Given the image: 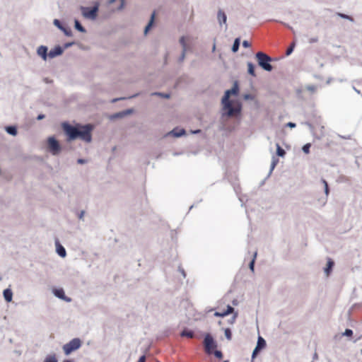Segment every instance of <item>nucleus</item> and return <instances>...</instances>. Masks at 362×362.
<instances>
[{
    "label": "nucleus",
    "mask_w": 362,
    "mask_h": 362,
    "mask_svg": "<svg viewBox=\"0 0 362 362\" xmlns=\"http://www.w3.org/2000/svg\"><path fill=\"white\" fill-rule=\"evenodd\" d=\"M224 333H225V336L227 338V339L230 340L232 334H231V332H230V329L226 328L224 331Z\"/></svg>",
    "instance_id": "f704fd0d"
},
{
    "label": "nucleus",
    "mask_w": 362,
    "mask_h": 362,
    "mask_svg": "<svg viewBox=\"0 0 362 362\" xmlns=\"http://www.w3.org/2000/svg\"><path fill=\"white\" fill-rule=\"evenodd\" d=\"M77 163H78V164H81V165H83V164L86 163H87V160H85V159H83V158H78V159L77 160Z\"/></svg>",
    "instance_id": "a18cd8bd"
},
{
    "label": "nucleus",
    "mask_w": 362,
    "mask_h": 362,
    "mask_svg": "<svg viewBox=\"0 0 362 362\" xmlns=\"http://www.w3.org/2000/svg\"><path fill=\"white\" fill-rule=\"evenodd\" d=\"M154 20H155V13H153L151 16V18H150L147 25L144 28V33L145 35H146L148 34L150 29L152 28V26L154 23Z\"/></svg>",
    "instance_id": "f3484780"
},
{
    "label": "nucleus",
    "mask_w": 362,
    "mask_h": 362,
    "mask_svg": "<svg viewBox=\"0 0 362 362\" xmlns=\"http://www.w3.org/2000/svg\"><path fill=\"white\" fill-rule=\"evenodd\" d=\"M64 49L60 46H56L52 49L48 53L49 58L53 59L62 54Z\"/></svg>",
    "instance_id": "9b49d317"
},
{
    "label": "nucleus",
    "mask_w": 362,
    "mask_h": 362,
    "mask_svg": "<svg viewBox=\"0 0 362 362\" xmlns=\"http://www.w3.org/2000/svg\"><path fill=\"white\" fill-rule=\"evenodd\" d=\"M293 50V47H288V48L287 49V50H286V54L287 56L290 55V54L292 53Z\"/></svg>",
    "instance_id": "09e8293b"
},
{
    "label": "nucleus",
    "mask_w": 362,
    "mask_h": 362,
    "mask_svg": "<svg viewBox=\"0 0 362 362\" xmlns=\"http://www.w3.org/2000/svg\"><path fill=\"white\" fill-rule=\"evenodd\" d=\"M204 345L207 353L210 354L211 350L216 347V344L210 334H206L204 339Z\"/></svg>",
    "instance_id": "0eeeda50"
},
{
    "label": "nucleus",
    "mask_w": 362,
    "mask_h": 362,
    "mask_svg": "<svg viewBox=\"0 0 362 362\" xmlns=\"http://www.w3.org/2000/svg\"><path fill=\"white\" fill-rule=\"evenodd\" d=\"M137 95H139V93H136V94H135V95H132V96H131V97H129V98H135V97H136Z\"/></svg>",
    "instance_id": "e2e57ef3"
},
{
    "label": "nucleus",
    "mask_w": 362,
    "mask_h": 362,
    "mask_svg": "<svg viewBox=\"0 0 362 362\" xmlns=\"http://www.w3.org/2000/svg\"><path fill=\"white\" fill-rule=\"evenodd\" d=\"M82 345V341L79 338H74L69 342L65 344L62 349L64 354L68 356L73 351L78 350Z\"/></svg>",
    "instance_id": "39448f33"
},
{
    "label": "nucleus",
    "mask_w": 362,
    "mask_h": 362,
    "mask_svg": "<svg viewBox=\"0 0 362 362\" xmlns=\"http://www.w3.org/2000/svg\"><path fill=\"white\" fill-rule=\"evenodd\" d=\"M317 357V354L315 353V354H314V358H316Z\"/></svg>",
    "instance_id": "338daca9"
},
{
    "label": "nucleus",
    "mask_w": 362,
    "mask_h": 362,
    "mask_svg": "<svg viewBox=\"0 0 362 362\" xmlns=\"http://www.w3.org/2000/svg\"><path fill=\"white\" fill-rule=\"evenodd\" d=\"M353 334V331L350 329H345L344 332L342 334L343 336L351 337Z\"/></svg>",
    "instance_id": "4c0bfd02"
},
{
    "label": "nucleus",
    "mask_w": 362,
    "mask_h": 362,
    "mask_svg": "<svg viewBox=\"0 0 362 362\" xmlns=\"http://www.w3.org/2000/svg\"><path fill=\"white\" fill-rule=\"evenodd\" d=\"M47 147L53 156H57L62 151L59 141L54 136L47 139Z\"/></svg>",
    "instance_id": "423d86ee"
},
{
    "label": "nucleus",
    "mask_w": 362,
    "mask_h": 362,
    "mask_svg": "<svg viewBox=\"0 0 362 362\" xmlns=\"http://www.w3.org/2000/svg\"><path fill=\"white\" fill-rule=\"evenodd\" d=\"M6 132L11 135V136H16L18 134L17 129L15 126H8L5 128Z\"/></svg>",
    "instance_id": "412c9836"
},
{
    "label": "nucleus",
    "mask_w": 362,
    "mask_h": 362,
    "mask_svg": "<svg viewBox=\"0 0 362 362\" xmlns=\"http://www.w3.org/2000/svg\"><path fill=\"white\" fill-rule=\"evenodd\" d=\"M100 1L93 2L92 6H81L80 10L82 16L87 20L94 21L97 19L100 8Z\"/></svg>",
    "instance_id": "7ed1b4c3"
},
{
    "label": "nucleus",
    "mask_w": 362,
    "mask_h": 362,
    "mask_svg": "<svg viewBox=\"0 0 362 362\" xmlns=\"http://www.w3.org/2000/svg\"><path fill=\"white\" fill-rule=\"evenodd\" d=\"M243 46L244 47H245V48L250 47V43L248 41H247V40H244L243 42Z\"/></svg>",
    "instance_id": "c03bdc74"
},
{
    "label": "nucleus",
    "mask_w": 362,
    "mask_h": 362,
    "mask_svg": "<svg viewBox=\"0 0 362 362\" xmlns=\"http://www.w3.org/2000/svg\"><path fill=\"white\" fill-rule=\"evenodd\" d=\"M288 28L291 29V30H293L292 27L288 26ZM293 32L294 33V31H293Z\"/></svg>",
    "instance_id": "774afa93"
},
{
    "label": "nucleus",
    "mask_w": 362,
    "mask_h": 362,
    "mask_svg": "<svg viewBox=\"0 0 362 362\" xmlns=\"http://www.w3.org/2000/svg\"><path fill=\"white\" fill-rule=\"evenodd\" d=\"M322 183L324 184V186H325V194L327 197L329 195V187H328V184H327V181L325 180H322Z\"/></svg>",
    "instance_id": "7c9ffc66"
},
{
    "label": "nucleus",
    "mask_w": 362,
    "mask_h": 362,
    "mask_svg": "<svg viewBox=\"0 0 362 362\" xmlns=\"http://www.w3.org/2000/svg\"><path fill=\"white\" fill-rule=\"evenodd\" d=\"M72 45H74V42H68V43H66V44L64 45V47H65V48H68V47H71Z\"/></svg>",
    "instance_id": "603ef678"
},
{
    "label": "nucleus",
    "mask_w": 362,
    "mask_h": 362,
    "mask_svg": "<svg viewBox=\"0 0 362 362\" xmlns=\"http://www.w3.org/2000/svg\"><path fill=\"white\" fill-rule=\"evenodd\" d=\"M180 272H181V273H182V276L185 277V271H184L182 269H180Z\"/></svg>",
    "instance_id": "4d7b16f0"
},
{
    "label": "nucleus",
    "mask_w": 362,
    "mask_h": 362,
    "mask_svg": "<svg viewBox=\"0 0 362 362\" xmlns=\"http://www.w3.org/2000/svg\"><path fill=\"white\" fill-rule=\"evenodd\" d=\"M262 349H258V347L256 346L255 349L253 350L252 351V359H254L256 358V356H257V354L259 353L260 351H262Z\"/></svg>",
    "instance_id": "2f4dec72"
},
{
    "label": "nucleus",
    "mask_w": 362,
    "mask_h": 362,
    "mask_svg": "<svg viewBox=\"0 0 362 362\" xmlns=\"http://www.w3.org/2000/svg\"><path fill=\"white\" fill-rule=\"evenodd\" d=\"M62 129L67 136V141H74L79 139L86 143H90L92 141L91 132L93 129V126L91 124H76L71 125L66 122L62 124Z\"/></svg>",
    "instance_id": "f257e3e1"
},
{
    "label": "nucleus",
    "mask_w": 362,
    "mask_h": 362,
    "mask_svg": "<svg viewBox=\"0 0 362 362\" xmlns=\"http://www.w3.org/2000/svg\"><path fill=\"white\" fill-rule=\"evenodd\" d=\"M84 214H85V211H81L78 215V217L80 220H83V217H84Z\"/></svg>",
    "instance_id": "49530a36"
},
{
    "label": "nucleus",
    "mask_w": 362,
    "mask_h": 362,
    "mask_svg": "<svg viewBox=\"0 0 362 362\" xmlns=\"http://www.w3.org/2000/svg\"><path fill=\"white\" fill-rule=\"evenodd\" d=\"M317 40H318L317 37L311 38V39L310 40V43L316 42H317Z\"/></svg>",
    "instance_id": "864d4df0"
},
{
    "label": "nucleus",
    "mask_w": 362,
    "mask_h": 362,
    "mask_svg": "<svg viewBox=\"0 0 362 362\" xmlns=\"http://www.w3.org/2000/svg\"><path fill=\"white\" fill-rule=\"evenodd\" d=\"M187 50H185V51H184V50H182L181 55H180V58H179V61H180V62H182V61L185 59V56H186V52H187Z\"/></svg>",
    "instance_id": "ea45409f"
},
{
    "label": "nucleus",
    "mask_w": 362,
    "mask_h": 362,
    "mask_svg": "<svg viewBox=\"0 0 362 362\" xmlns=\"http://www.w3.org/2000/svg\"><path fill=\"white\" fill-rule=\"evenodd\" d=\"M217 19L220 25L226 23L227 16L224 11L218 10L217 13Z\"/></svg>",
    "instance_id": "4468645a"
},
{
    "label": "nucleus",
    "mask_w": 362,
    "mask_h": 362,
    "mask_svg": "<svg viewBox=\"0 0 362 362\" xmlns=\"http://www.w3.org/2000/svg\"><path fill=\"white\" fill-rule=\"evenodd\" d=\"M182 337H187L189 338H193L194 337V332L188 330V329H184L181 333Z\"/></svg>",
    "instance_id": "bb28decb"
},
{
    "label": "nucleus",
    "mask_w": 362,
    "mask_h": 362,
    "mask_svg": "<svg viewBox=\"0 0 362 362\" xmlns=\"http://www.w3.org/2000/svg\"><path fill=\"white\" fill-rule=\"evenodd\" d=\"M247 71L249 74L253 76H256L255 72V66L252 62H247Z\"/></svg>",
    "instance_id": "5701e85b"
},
{
    "label": "nucleus",
    "mask_w": 362,
    "mask_h": 362,
    "mask_svg": "<svg viewBox=\"0 0 362 362\" xmlns=\"http://www.w3.org/2000/svg\"><path fill=\"white\" fill-rule=\"evenodd\" d=\"M61 30L63 31L64 33L65 34V35H66V36L72 35V32H71V29H69V28H66L65 27H63V29Z\"/></svg>",
    "instance_id": "c9c22d12"
},
{
    "label": "nucleus",
    "mask_w": 362,
    "mask_h": 362,
    "mask_svg": "<svg viewBox=\"0 0 362 362\" xmlns=\"http://www.w3.org/2000/svg\"><path fill=\"white\" fill-rule=\"evenodd\" d=\"M63 362H72V361L70 360H64Z\"/></svg>",
    "instance_id": "0e129e2a"
},
{
    "label": "nucleus",
    "mask_w": 362,
    "mask_h": 362,
    "mask_svg": "<svg viewBox=\"0 0 362 362\" xmlns=\"http://www.w3.org/2000/svg\"><path fill=\"white\" fill-rule=\"evenodd\" d=\"M54 25L57 27L59 30L63 29V25L61 24L60 21L58 19H54L53 21Z\"/></svg>",
    "instance_id": "72a5a7b5"
},
{
    "label": "nucleus",
    "mask_w": 362,
    "mask_h": 362,
    "mask_svg": "<svg viewBox=\"0 0 362 362\" xmlns=\"http://www.w3.org/2000/svg\"><path fill=\"white\" fill-rule=\"evenodd\" d=\"M339 16L342 18H345V19H348L351 21H353V18L349 16H347L346 14H342V13H340Z\"/></svg>",
    "instance_id": "37998d69"
},
{
    "label": "nucleus",
    "mask_w": 362,
    "mask_h": 362,
    "mask_svg": "<svg viewBox=\"0 0 362 362\" xmlns=\"http://www.w3.org/2000/svg\"><path fill=\"white\" fill-rule=\"evenodd\" d=\"M276 154L280 157H284L286 154L285 151L279 146V144H276Z\"/></svg>",
    "instance_id": "cd10ccee"
},
{
    "label": "nucleus",
    "mask_w": 362,
    "mask_h": 362,
    "mask_svg": "<svg viewBox=\"0 0 362 362\" xmlns=\"http://www.w3.org/2000/svg\"><path fill=\"white\" fill-rule=\"evenodd\" d=\"M296 124L293 122H289L286 124V127H288L290 128H294L296 127Z\"/></svg>",
    "instance_id": "de8ad7c7"
},
{
    "label": "nucleus",
    "mask_w": 362,
    "mask_h": 362,
    "mask_svg": "<svg viewBox=\"0 0 362 362\" xmlns=\"http://www.w3.org/2000/svg\"><path fill=\"white\" fill-rule=\"evenodd\" d=\"M43 362H58L55 354H49L46 356Z\"/></svg>",
    "instance_id": "b1692460"
},
{
    "label": "nucleus",
    "mask_w": 362,
    "mask_h": 362,
    "mask_svg": "<svg viewBox=\"0 0 362 362\" xmlns=\"http://www.w3.org/2000/svg\"><path fill=\"white\" fill-rule=\"evenodd\" d=\"M56 251L57 253L62 257H65L66 255V252L65 248L58 242L56 241Z\"/></svg>",
    "instance_id": "2eb2a0df"
},
{
    "label": "nucleus",
    "mask_w": 362,
    "mask_h": 362,
    "mask_svg": "<svg viewBox=\"0 0 362 362\" xmlns=\"http://www.w3.org/2000/svg\"><path fill=\"white\" fill-rule=\"evenodd\" d=\"M306 89L310 92H315L317 89V87L314 85H308L306 86Z\"/></svg>",
    "instance_id": "58836bf2"
},
{
    "label": "nucleus",
    "mask_w": 362,
    "mask_h": 362,
    "mask_svg": "<svg viewBox=\"0 0 362 362\" xmlns=\"http://www.w3.org/2000/svg\"><path fill=\"white\" fill-rule=\"evenodd\" d=\"M294 45H295V44H294V43H293V44L290 46V47H293H293H294Z\"/></svg>",
    "instance_id": "69168bd1"
},
{
    "label": "nucleus",
    "mask_w": 362,
    "mask_h": 362,
    "mask_svg": "<svg viewBox=\"0 0 362 362\" xmlns=\"http://www.w3.org/2000/svg\"><path fill=\"white\" fill-rule=\"evenodd\" d=\"M201 132V130L197 129V130H195V131L192 132V133H193V134H197V133H199V132Z\"/></svg>",
    "instance_id": "052dcab7"
},
{
    "label": "nucleus",
    "mask_w": 362,
    "mask_h": 362,
    "mask_svg": "<svg viewBox=\"0 0 362 362\" xmlns=\"http://www.w3.org/2000/svg\"><path fill=\"white\" fill-rule=\"evenodd\" d=\"M119 6L117 7V11H122L125 7V0H119Z\"/></svg>",
    "instance_id": "473e14b6"
},
{
    "label": "nucleus",
    "mask_w": 362,
    "mask_h": 362,
    "mask_svg": "<svg viewBox=\"0 0 362 362\" xmlns=\"http://www.w3.org/2000/svg\"><path fill=\"white\" fill-rule=\"evenodd\" d=\"M334 266V262L331 258H327L326 267L324 268V272L327 277H328Z\"/></svg>",
    "instance_id": "f8f14e48"
},
{
    "label": "nucleus",
    "mask_w": 362,
    "mask_h": 362,
    "mask_svg": "<svg viewBox=\"0 0 362 362\" xmlns=\"http://www.w3.org/2000/svg\"><path fill=\"white\" fill-rule=\"evenodd\" d=\"M239 88L237 81L233 83L232 88L227 90L222 98V104L223 110L226 111L223 113L222 116L233 117L239 115L241 112V104L237 101L230 100L229 98L231 95H237L238 93Z\"/></svg>",
    "instance_id": "f03ea898"
},
{
    "label": "nucleus",
    "mask_w": 362,
    "mask_h": 362,
    "mask_svg": "<svg viewBox=\"0 0 362 362\" xmlns=\"http://www.w3.org/2000/svg\"><path fill=\"white\" fill-rule=\"evenodd\" d=\"M115 1H116V0H107V5H111V4H112L113 3H115Z\"/></svg>",
    "instance_id": "5fc2aeb1"
},
{
    "label": "nucleus",
    "mask_w": 362,
    "mask_h": 362,
    "mask_svg": "<svg viewBox=\"0 0 362 362\" xmlns=\"http://www.w3.org/2000/svg\"><path fill=\"white\" fill-rule=\"evenodd\" d=\"M54 295L59 299H62L66 302H71V298L66 296L63 288H54L53 289Z\"/></svg>",
    "instance_id": "1a4fd4ad"
},
{
    "label": "nucleus",
    "mask_w": 362,
    "mask_h": 362,
    "mask_svg": "<svg viewBox=\"0 0 362 362\" xmlns=\"http://www.w3.org/2000/svg\"><path fill=\"white\" fill-rule=\"evenodd\" d=\"M191 37L189 35L187 36H182L179 39V42L182 46V50H188L189 46L187 45V42L190 41Z\"/></svg>",
    "instance_id": "ddd939ff"
},
{
    "label": "nucleus",
    "mask_w": 362,
    "mask_h": 362,
    "mask_svg": "<svg viewBox=\"0 0 362 362\" xmlns=\"http://www.w3.org/2000/svg\"><path fill=\"white\" fill-rule=\"evenodd\" d=\"M214 355L218 358H222V357H223V354H222V352L221 351H218V350L215 351H214Z\"/></svg>",
    "instance_id": "a19ab883"
},
{
    "label": "nucleus",
    "mask_w": 362,
    "mask_h": 362,
    "mask_svg": "<svg viewBox=\"0 0 362 362\" xmlns=\"http://www.w3.org/2000/svg\"><path fill=\"white\" fill-rule=\"evenodd\" d=\"M215 49H216V45L214 44L213 47H212V51L214 52Z\"/></svg>",
    "instance_id": "680f3d73"
},
{
    "label": "nucleus",
    "mask_w": 362,
    "mask_h": 362,
    "mask_svg": "<svg viewBox=\"0 0 362 362\" xmlns=\"http://www.w3.org/2000/svg\"><path fill=\"white\" fill-rule=\"evenodd\" d=\"M257 255V252H255L253 255V258H252V261L249 264V268L252 272H254L255 262V259H256Z\"/></svg>",
    "instance_id": "c85d7f7f"
},
{
    "label": "nucleus",
    "mask_w": 362,
    "mask_h": 362,
    "mask_svg": "<svg viewBox=\"0 0 362 362\" xmlns=\"http://www.w3.org/2000/svg\"><path fill=\"white\" fill-rule=\"evenodd\" d=\"M278 163H279V159L276 158L275 156H273L272 163H271V168H270V170H269V175H271V173H272V171L274 170V169L275 168V167Z\"/></svg>",
    "instance_id": "393cba45"
},
{
    "label": "nucleus",
    "mask_w": 362,
    "mask_h": 362,
    "mask_svg": "<svg viewBox=\"0 0 362 362\" xmlns=\"http://www.w3.org/2000/svg\"><path fill=\"white\" fill-rule=\"evenodd\" d=\"M44 118H45V115H42V114L39 115L37 116V119L38 120H41V119H44Z\"/></svg>",
    "instance_id": "3c124183"
},
{
    "label": "nucleus",
    "mask_w": 362,
    "mask_h": 362,
    "mask_svg": "<svg viewBox=\"0 0 362 362\" xmlns=\"http://www.w3.org/2000/svg\"><path fill=\"white\" fill-rule=\"evenodd\" d=\"M121 98H115L112 100V103H115L117 101H118L119 100H120ZM122 99H124V98Z\"/></svg>",
    "instance_id": "13d9d810"
},
{
    "label": "nucleus",
    "mask_w": 362,
    "mask_h": 362,
    "mask_svg": "<svg viewBox=\"0 0 362 362\" xmlns=\"http://www.w3.org/2000/svg\"><path fill=\"white\" fill-rule=\"evenodd\" d=\"M353 88H354V90L357 93H358V94H360V93H361L360 90H357L355 87H354Z\"/></svg>",
    "instance_id": "bf43d9fd"
},
{
    "label": "nucleus",
    "mask_w": 362,
    "mask_h": 362,
    "mask_svg": "<svg viewBox=\"0 0 362 362\" xmlns=\"http://www.w3.org/2000/svg\"><path fill=\"white\" fill-rule=\"evenodd\" d=\"M134 112L133 109H127L124 111H121L117 113H115L110 116V119H121L123 118L127 115H129Z\"/></svg>",
    "instance_id": "6e6552de"
},
{
    "label": "nucleus",
    "mask_w": 362,
    "mask_h": 362,
    "mask_svg": "<svg viewBox=\"0 0 362 362\" xmlns=\"http://www.w3.org/2000/svg\"><path fill=\"white\" fill-rule=\"evenodd\" d=\"M48 48L47 46L40 45L37 49V54L44 61H47L48 56Z\"/></svg>",
    "instance_id": "9d476101"
},
{
    "label": "nucleus",
    "mask_w": 362,
    "mask_h": 362,
    "mask_svg": "<svg viewBox=\"0 0 362 362\" xmlns=\"http://www.w3.org/2000/svg\"><path fill=\"white\" fill-rule=\"evenodd\" d=\"M237 315H237V313H235V314L234 315V316L233 317L232 322H231L232 323L235 321V318H236Z\"/></svg>",
    "instance_id": "6e6d98bb"
},
{
    "label": "nucleus",
    "mask_w": 362,
    "mask_h": 362,
    "mask_svg": "<svg viewBox=\"0 0 362 362\" xmlns=\"http://www.w3.org/2000/svg\"><path fill=\"white\" fill-rule=\"evenodd\" d=\"M234 312V308L230 305L227 306V309L226 311H223V313L216 312L214 315L218 317H225L229 314H231Z\"/></svg>",
    "instance_id": "a211bd4d"
},
{
    "label": "nucleus",
    "mask_w": 362,
    "mask_h": 362,
    "mask_svg": "<svg viewBox=\"0 0 362 362\" xmlns=\"http://www.w3.org/2000/svg\"><path fill=\"white\" fill-rule=\"evenodd\" d=\"M146 361V357L145 356H142L139 358L137 362H145Z\"/></svg>",
    "instance_id": "8fccbe9b"
},
{
    "label": "nucleus",
    "mask_w": 362,
    "mask_h": 362,
    "mask_svg": "<svg viewBox=\"0 0 362 362\" xmlns=\"http://www.w3.org/2000/svg\"><path fill=\"white\" fill-rule=\"evenodd\" d=\"M185 134V130L184 129H182L179 131H177L176 129H173L172 131L169 132L166 136H173L174 137H180Z\"/></svg>",
    "instance_id": "dca6fc26"
},
{
    "label": "nucleus",
    "mask_w": 362,
    "mask_h": 362,
    "mask_svg": "<svg viewBox=\"0 0 362 362\" xmlns=\"http://www.w3.org/2000/svg\"><path fill=\"white\" fill-rule=\"evenodd\" d=\"M152 95H158L164 98H170V94L168 93H159V92H154L151 94Z\"/></svg>",
    "instance_id": "c756f323"
},
{
    "label": "nucleus",
    "mask_w": 362,
    "mask_h": 362,
    "mask_svg": "<svg viewBox=\"0 0 362 362\" xmlns=\"http://www.w3.org/2000/svg\"><path fill=\"white\" fill-rule=\"evenodd\" d=\"M243 98L245 100H253L254 99V97L253 95H250V94H245L243 95Z\"/></svg>",
    "instance_id": "79ce46f5"
},
{
    "label": "nucleus",
    "mask_w": 362,
    "mask_h": 362,
    "mask_svg": "<svg viewBox=\"0 0 362 362\" xmlns=\"http://www.w3.org/2000/svg\"><path fill=\"white\" fill-rule=\"evenodd\" d=\"M258 65L267 71H271L273 69V66L270 64L272 61V58L267 54L259 52L255 55Z\"/></svg>",
    "instance_id": "20e7f679"
},
{
    "label": "nucleus",
    "mask_w": 362,
    "mask_h": 362,
    "mask_svg": "<svg viewBox=\"0 0 362 362\" xmlns=\"http://www.w3.org/2000/svg\"><path fill=\"white\" fill-rule=\"evenodd\" d=\"M4 298L6 302H11L13 298V293L10 288H6L3 292Z\"/></svg>",
    "instance_id": "6ab92c4d"
},
{
    "label": "nucleus",
    "mask_w": 362,
    "mask_h": 362,
    "mask_svg": "<svg viewBox=\"0 0 362 362\" xmlns=\"http://www.w3.org/2000/svg\"><path fill=\"white\" fill-rule=\"evenodd\" d=\"M74 27L81 33H86V30L81 25V23L78 20L74 21Z\"/></svg>",
    "instance_id": "4be33fe9"
},
{
    "label": "nucleus",
    "mask_w": 362,
    "mask_h": 362,
    "mask_svg": "<svg viewBox=\"0 0 362 362\" xmlns=\"http://www.w3.org/2000/svg\"><path fill=\"white\" fill-rule=\"evenodd\" d=\"M267 343L263 337L259 336L257 338V346L258 349H264L266 347Z\"/></svg>",
    "instance_id": "aec40b11"
},
{
    "label": "nucleus",
    "mask_w": 362,
    "mask_h": 362,
    "mask_svg": "<svg viewBox=\"0 0 362 362\" xmlns=\"http://www.w3.org/2000/svg\"><path fill=\"white\" fill-rule=\"evenodd\" d=\"M240 39L239 38H236L235 40H234V42H233V45L232 46V51L233 52H238V49H239V47H240Z\"/></svg>",
    "instance_id": "a878e982"
},
{
    "label": "nucleus",
    "mask_w": 362,
    "mask_h": 362,
    "mask_svg": "<svg viewBox=\"0 0 362 362\" xmlns=\"http://www.w3.org/2000/svg\"><path fill=\"white\" fill-rule=\"evenodd\" d=\"M310 144H306L305 145H304L302 148L303 151L305 153H308L310 152Z\"/></svg>",
    "instance_id": "e433bc0d"
}]
</instances>
